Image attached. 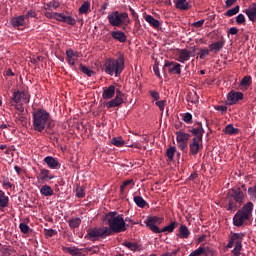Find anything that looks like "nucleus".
I'll return each instance as SVG.
<instances>
[{"label": "nucleus", "instance_id": "f3484780", "mask_svg": "<svg viewBox=\"0 0 256 256\" xmlns=\"http://www.w3.org/2000/svg\"><path fill=\"white\" fill-rule=\"evenodd\" d=\"M199 139L196 138V135H193V139L189 144V154L197 156L199 154Z\"/></svg>", "mask_w": 256, "mask_h": 256}, {"label": "nucleus", "instance_id": "f8f14e48", "mask_svg": "<svg viewBox=\"0 0 256 256\" xmlns=\"http://www.w3.org/2000/svg\"><path fill=\"white\" fill-rule=\"evenodd\" d=\"M197 50L196 46H193L192 51H188V48H181L178 52V58L180 65L181 63H186V60H190L192 53H195Z\"/></svg>", "mask_w": 256, "mask_h": 256}, {"label": "nucleus", "instance_id": "6ab92c4d", "mask_svg": "<svg viewBox=\"0 0 256 256\" xmlns=\"http://www.w3.org/2000/svg\"><path fill=\"white\" fill-rule=\"evenodd\" d=\"M62 249L64 252H68L69 255L72 256H87L80 247H62Z\"/></svg>", "mask_w": 256, "mask_h": 256}, {"label": "nucleus", "instance_id": "a878e982", "mask_svg": "<svg viewBox=\"0 0 256 256\" xmlns=\"http://www.w3.org/2000/svg\"><path fill=\"white\" fill-rule=\"evenodd\" d=\"M54 174H50L49 169H41L40 177H37L38 181H47V179H54Z\"/></svg>", "mask_w": 256, "mask_h": 256}, {"label": "nucleus", "instance_id": "5fc2aeb1", "mask_svg": "<svg viewBox=\"0 0 256 256\" xmlns=\"http://www.w3.org/2000/svg\"><path fill=\"white\" fill-rule=\"evenodd\" d=\"M156 106L160 108V111H164V108L166 106V101H160V98L156 101Z\"/></svg>", "mask_w": 256, "mask_h": 256}, {"label": "nucleus", "instance_id": "39448f33", "mask_svg": "<svg viewBox=\"0 0 256 256\" xmlns=\"http://www.w3.org/2000/svg\"><path fill=\"white\" fill-rule=\"evenodd\" d=\"M103 69L108 75H121L125 69V57L120 54L117 58H106Z\"/></svg>", "mask_w": 256, "mask_h": 256}, {"label": "nucleus", "instance_id": "4c0bfd02", "mask_svg": "<svg viewBox=\"0 0 256 256\" xmlns=\"http://www.w3.org/2000/svg\"><path fill=\"white\" fill-rule=\"evenodd\" d=\"M112 144L114 146H123L125 144V141L122 139V136H114L113 139H111Z\"/></svg>", "mask_w": 256, "mask_h": 256}, {"label": "nucleus", "instance_id": "473e14b6", "mask_svg": "<svg viewBox=\"0 0 256 256\" xmlns=\"http://www.w3.org/2000/svg\"><path fill=\"white\" fill-rule=\"evenodd\" d=\"M174 3L179 10H189V3L187 0H174Z\"/></svg>", "mask_w": 256, "mask_h": 256}, {"label": "nucleus", "instance_id": "bb28decb", "mask_svg": "<svg viewBox=\"0 0 256 256\" xmlns=\"http://www.w3.org/2000/svg\"><path fill=\"white\" fill-rule=\"evenodd\" d=\"M67 61L70 65H75V60L78 58V53H75L72 48L66 51Z\"/></svg>", "mask_w": 256, "mask_h": 256}, {"label": "nucleus", "instance_id": "c85d7f7f", "mask_svg": "<svg viewBox=\"0 0 256 256\" xmlns=\"http://www.w3.org/2000/svg\"><path fill=\"white\" fill-rule=\"evenodd\" d=\"M40 191H41V194L44 195V197H52V195L54 194V191L49 184H43Z\"/></svg>", "mask_w": 256, "mask_h": 256}, {"label": "nucleus", "instance_id": "e433bc0d", "mask_svg": "<svg viewBox=\"0 0 256 256\" xmlns=\"http://www.w3.org/2000/svg\"><path fill=\"white\" fill-rule=\"evenodd\" d=\"M134 201H135V204H137V207H141V208H144L146 207V199H144L143 197H139V196H136L134 197Z\"/></svg>", "mask_w": 256, "mask_h": 256}, {"label": "nucleus", "instance_id": "3c124183", "mask_svg": "<svg viewBox=\"0 0 256 256\" xmlns=\"http://www.w3.org/2000/svg\"><path fill=\"white\" fill-rule=\"evenodd\" d=\"M183 121H185V123H192V121H193V116H192V114H190V112H187V113L183 116Z\"/></svg>", "mask_w": 256, "mask_h": 256}, {"label": "nucleus", "instance_id": "bf43d9fd", "mask_svg": "<svg viewBox=\"0 0 256 256\" xmlns=\"http://www.w3.org/2000/svg\"><path fill=\"white\" fill-rule=\"evenodd\" d=\"M216 111H220V113H227L228 106H215Z\"/></svg>", "mask_w": 256, "mask_h": 256}, {"label": "nucleus", "instance_id": "79ce46f5", "mask_svg": "<svg viewBox=\"0 0 256 256\" xmlns=\"http://www.w3.org/2000/svg\"><path fill=\"white\" fill-rule=\"evenodd\" d=\"M176 146H170L169 149L166 151V155L170 161H173L175 156Z\"/></svg>", "mask_w": 256, "mask_h": 256}, {"label": "nucleus", "instance_id": "49530a36", "mask_svg": "<svg viewBox=\"0 0 256 256\" xmlns=\"http://www.w3.org/2000/svg\"><path fill=\"white\" fill-rule=\"evenodd\" d=\"M20 230L24 234H27L30 230L29 224H27L26 222H20Z\"/></svg>", "mask_w": 256, "mask_h": 256}, {"label": "nucleus", "instance_id": "9d476101", "mask_svg": "<svg viewBox=\"0 0 256 256\" xmlns=\"http://www.w3.org/2000/svg\"><path fill=\"white\" fill-rule=\"evenodd\" d=\"M245 237L244 232H234L233 235L230 236L229 242L226 247L231 248L233 244L235 247L233 248V256H240L243 248V239Z\"/></svg>", "mask_w": 256, "mask_h": 256}, {"label": "nucleus", "instance_id": "a18cd8bd", "mask_svg": "<svg viewBox=\"0 0 256 256\" xmlns=\"http://www.w3.org/2000/svg\"><path fill=\"white\" fill-rule=\"evenodd\" d=\"M236 23H238V25H243L244 23H246V18L243 13H239V15H237Z\"/></svg>", "mask_w": 256, "mask_h": 256}, {"label": "nucleus", "instance_id": "f03ea898", "mask_svg": "<svg viewBox=\"0 0 256 256\" xmlns=\"http://www.w3.org/2000/svg\"><path fill=\"white\" fill-rule=\"evenodd\" d=\"M246 184H242L241 187H232L228 189L226 194V209L228 212H236L238 207L244 204L246 197Z\"/></svg>", "mask_w": 256, "mask_h": 256}, {"label": "nucleus", "instance_id": "09e8293b", "mask_svg": "<svg viewBox=\"0 0 256 256\" xmlns=\"http://www.w3.org/2000/svg\"><path fill=\"white\" fill-rule=\"evenodd\" d=\"M76 197H78L80 199L85 197V189H83V187H77V189H76Z\"/></svg>", "mask_w": 256, "mask_h": 256}, {"label": "nucleus", "instance_id": "774afa93", "mask_svg": "<svg viewBox=\"0 0 256 256\" xmlns=\"http://www.w3.org/2000/svg\"><path fill=\"white\" fill-rule=\"evenodd\" d=\"M161 256H173L172 252H164Z\"/></svg>", "mask_w": 256, "mask_h": 256}, {"label": "nucleus", "instance_id": "37998d69", "mask_svg": "<svg viewBox=\"0 0 256 256\" xmlns=\"http://www.w3.org/2000/svg\"><path fill=\"white\" fill-rule=\"evenodd\" d=\"M239 11H240V5H235L234 8L226 10V15H228V17H231L232 15H237Z\"/></svg>", "mask_w": 256, "mask_h": 256}, {"label": "nucleus", "instance_id": "5701e85b", "mask_svg": "<svg viewBox=\"0 0 256 256\" xmlns=\"http://www.w3.org/2000/svg\"><path fill=\"white\" fill-rule=\"evenodd\" d=\"M45 164H47L50 169H58L59 162L58 159H55V156H45Z\"/></svg>", "mask_w": 256, "mask_h": 256}, {"label": "nucleus", "instance_id": "ea45409f", "mask_svg": "<svg viewBox=\"0 0 256 256\" xmlns=\"http://www.w3.org/2000/svg\"><path fill=\"white\" fill-rule=\"evenodd\" d=\"M225 133H230V135H234V133H239V129H237V127L233 126V124H228L225 127Z\"/></svg>", "mask_w": 256, "mask_h": 256}, {"label": "nucleus", "instance_id": "e2e57ef3", "mask_svg": "<svg viewBox=\"0 0 256 256\" xmlns=\"http://www.w3.org/2000/svg\"><path fill=\"white\" fill-rule=\"evenodd\" d=\"M229 33L231 35H237V33H239V28L232 27V28H230Z\"/></svg>", "mask_w": 256, "mask_h": 256}, {"label": "nucleus", "instance_id": "aec40b11", "mask_svg": "<svg viewBox=\"0 0 256 256\" xmlns=\"http://www.w3.org/2000/svg\"><path fill=\"white\" fill-rule=\"evenodd\" d=\"M190 234L191 232L189 230V227H187V224H180L177 237H180V239H188V237H190Z\"/></svg>", "mask_w": 256, "mask_h": 256}, {"label": "nucleus", "instance_id": "6e6d98bb", "mask_svg": "<svg viewBox=\"0 0 256 256\" xmlns=\"http://www.w3.org/2000/svg\"><path fill=\"white\" fill-rule=\"evenodd\" d=\"M153 71H154L155 75H157L158 78H162L161 73H160V68L158 66V63L154 64Z\"/></svg>", "mask_w": 256, "mask_h": 256}, {"label": "nucleus", "instance_id": "7c9ffc66", "mask_svg": "<svg viewBox=\"0 0 256 256\" xmlns=\"http://www.w3.org/2000/svg\"><path fill=\"white\" fill-rule=\"evenodd\" d=\"M90 9H91L90 1L89 0H84V3H82V5H80L79 13L81 15L87 14V13H89Z\"/></svg>", "mask_w": 256, "mask_h": 256}, {"label": "nucleus", "instance_id": "338daca9", "mask_svg": "<svg viewBox=\"0 0 256 256\" xmlns=\"http://www.w3.org/2000/svg\"><path fill=\"white\" fill-rule=\"evenodd\" d=\"M3 184H4V186H8L9 189H11L13 186V184L11 182H9V179H4Z\"/></svg>", "mask_w": 256, "mask_h": 256}, {"label": "nucleus", "instance_id": "423d86ee", "mask_svg": "<svg viewBox=\"0 0 256 256\" xmlns=\"http://www.w3.org/2000/svg\"><path fill=\"white\" fill-rule=\"evenodd\" d=\"M164 222V217H147L145 219L146 227L151 229V232L158 234L160 232H174L175 227H177L178 222H170V224H166L165 227H162L160 230L159 224Z\"/></svg>", "mask_w": 256, "mask_h": 256}, {"label": "nucleus", "instance_id": "052dcab7", "mask_svg": "<svg viewBox=\"0 0 256 256\" xmlns=\"http://www.w3.org/2000/svg\"><path fill=\"white\" fill-rule=\"evenodd\" d=\"M37 13H36V10H28V13H26L25 15V20H26V17H36Z\"/></svg>", "mask_w": 256, "mask_h": 256}, {"label": "nucleus", "instance_id": "4be33fe9", "mask_svg": "<svg viewBox=\"0 0 256 256\" xmlns=\"http://www.w3.org/2000/svg\"><path fill=\"white\" fill-rule=\"evenodd\" d=\"M244 13L248 16L249 20H252V23H255L256 20V5H249V8L244 10Z\"/></svg>", "mask_w": 256, "mask_h": 256}, {"label": "nucleus", "instance_id": "864d4df0", "mask_svg": "<svg viewBox=\"0 0 256 256\" xmlns=\"http://www.w3.org/2000/svg\"><path fill=\"white\" fill-rule=\"evenodd\" d=\"M205 20H196V22L192 23L193 28H202V25H204Z\"/></svg>", "mask_w": 256, "mask_h": 256}, {"label": "nucleus", "instance_id": "6e6552de", "mask_svg": "<svg viewBox=\"0 0 256 256\" xmlns=\"http://www.w3.org/2000/svg\"><path fill=\"white\" fill-rule=\"evenodd\" d=\"M108 21L115 28H121L122 25L127 26L131 23L129 13H120L119 10H112V13H108Z\"/></svg>", "mask_w": 256, "mask_h": 256}, {"label": "nucleus", "instance_id": "393cba45", "mask_svg": "<svg viewBox=\"0 0 256 256\" xmlns=\"http://www.w3.org/2000/svg\"><path fill=\"white\" fill-rule=\"evenodd\" d=\"M190 139V134H186L185 131H176V141H182L183 144L188 146V141Z\"/></svg>", "mask_w": 256, "mask_h": 256}, {"label": "nucleus", "instance_id": "58836bf2", "mask_svg": "<svg viewBox=\"0 0 256 256\" xmlns=\"http://www.w3.org/2000/svg\"><path fill=\"white\" fill-rule=\"evenodd\" d=\"M85 252H91V255H98L100 252V247L98 245H93L92 247H85Z\"/></svg>", "mask_w": 256, "mask_h": 256}, {"label": "nucleus", "instance_id": "2f4dec72", "mask_svg": "<svg viewBox=\"0 0 256 256\" xmlns=\"http://www.w3.org/2000/svg\"><path fill=\"white\" fill-rule=\"evenodd\" d=\"M9 204V197H7V194L3 192V189H0V207L5 208L8 207Z\"/></svg>", "mask_w": 256, "mask_h": 256}, {"label": "nucleus", "instance_id": "4468645a", "mask_svg": "<svg viewBox=\"0 0 256 256\" xmlns=\"http://www.w3.org/2000/svg\"><path fill=\"white\" fill-rule=\"evenodd\" d=\"M164 68L168 69V73L181 75V63L175 61H165Z\"/></svg>", "mask_w": 256, "mask_h": 256}, {"label": "nucleus", "instance_id": "c9c22d12", "mask_svg": "<svg viewBox=\"0 0 256 256\" xmlns=\"http://www.w3.org/2000/svg\"><path fill=\"white\" fill-rule=\"evenodd\" d=\"M187 101H190L191 103H197L199 101V95L197 91H189V93H187Z\"/></svg>", "mask_w": 256, "mask_h": 256}, {"label": "nucleus", "instance_id": "a211bd4d", "mask_svg": "<svg viewBox=\"0 0 256 256\" xmlns=\"http://www.w3.org/2000/svg\"><path fill=\"white\" fill-rule=\"evenodd\" d=\"M111 36L115 40H119V43H126L127 35L123 30H112Z\"/></svg>", "mask_w": 256, "mask_h": 256}, {"label": "nucleus", "instance_id": "20e7f679", "mask_svg": "<svg viewBox=\"0 0 256 256\" xmlns=\"http://www.w3.org/2000/svg\"><path fill=\"white\" fill-rule=\"evenodd\" d=\"M60 6L59 0H52L51 3H44L46 10V17H54L55 20H59L60 23H67L68 25H76V19L72 15H65V13H53L52 10H56Z\"/></svg>", "mask_w": 256, "mask_h": 256}, {"label": "nucleus", "instance_id": "f704fd0d", "mask_svg": "<svg viewBox=\"0 0 256 256\" xmlns=\"http://www.w3.org/2000/svg\"><path fill=\"white\" fill-rule=\"evenodd\" d=\"M82 222V219L80 217H72V219H69V227L71 229H76L77 227H80Z\"/></svg>", "mask_w": 256, "mask_h": 256}, {"label": "nucleus", "instance_id": "69168bd1", "mask_svg": "<svg viewBox=\"0 0 256 256\" xmlns=\"http://www.w3.org/2000/svg\"><path fill=\"white\" fill-rule=\"evenodd\" d=\"M45 234L47 237H53L55 230H45Z\"/></svg>", "mask_w": 256, "mask_h": 256}, {"label": "nucleus", "instance_id": "680f3d73", "mask_svg": "<svg viewBox=\"0 0 256 256\" xmlns=\"http://www.w3.org/2000/svg\"><path fill=\"white\" fill-rule=\"evenodd\" d=\"M179 149H181L182 151H185V149H187V144H184L183 141H177Z\"/></svg>", "mask_w": 256, "mask_h": 256}, {"label": "nucleus", "instance_id": "4d7b16f0", "mask_svg": "<svg viewBox=\"0 0 256 256\" xmlns=\"http://www.w3.org/2000/svg\"><path fill=\"white\" fill-rule=\"evenodd\" d=\"M150 96H152V98H155L156 101V106H157V101L160 98V93L158 91H149Z\"/></svg>", "mask_w": 256, "mask_h": 256}, {"label": "nucleus", "instance_id": "c756f323", "mask_svg": "<svg viewBox=\"0 0 256 256\" xmlns=\"http://www.w3.org/2000/svg\"><path fill=\"white\" fill-rule=\"evenodd\" d=\"M145 20L147 21V23L152 25V28H159L160 26V20L154 18V15H145Z\"/></svg>", "mask_w": 256, "mask_h": 256}, {"label": "nucleus", "instance_id": "2eb2a0df", "mask_svg": "<svg viewBox=\"0 0 256 256\" xmlns=\"http://www.w3.org/2000/svg\"><path fill=\"white\" fill-rule=\"evenodd\" d=\"M122 103H124V93H122V91H116L115 98H112V101H108L106 107L115 108L117 106H122Z\"/></svg>", "mask_w": 256, "mask_h": 256}, {"label": "nucleus", "instance_id": "603ef678", "mask_svg": "<svg viewBox=\"0 0 256 256\" xmlns=\"http://www.w3.org/2000/svg\"><path fill=\"white\" fill-rule=\"evenodd\" d=\"M129 184H133V179H126V181L121 184L120 190L122 193L124 189H126V186H129Z\"/></svg>", "mask_w": 256, "mask_h": 256}, {"label": "nucleus", "instance_id": "7ed1b4c3", "mask_svg": "<svg viewBox=\"0 0 256 256\" xmlns=\"http://www.w3.org/2000/svg\"><path fill=\"white\" fill-rule=\"evenodd\" d=\"M33 127L34 131H45V128H53L51 121V114L45 108H37L33 111Z\"/></svg>", "mask_w": 256, "mask_h": 256}, {"label": "nucleus", "instance_id": "de8ad7c7", "mask_svg": "<svg viewBox=\"0 0 256 256\" xmlns=\"http://www.w3.org/2000/svg\"><path fill=\"white\" fill-rule=\"evenodd\" d=\"M210 51L209 48H201L199 52V58L204 59L209 55Z\"/></svg>", "mask_w": 256, "mask_h": 256}, {"label": "nucleus", "instance_id": "f257e3e1", "mask_svg": "<svg viewBox=\"0 0 256 256\" xmlns=\"http://www.w3.org/2000/svg\"><path fill=\"white\" fill-rule=\"evenodd\" d=\"M108 227H91L87 230L86 239H96L97 237H109L113 232H126L127 224L123 214L118 212H108L106 214Z\"/></svg>", "mask_w": 256, "mask_h": 256}, {"label": "nucleus", "instance_id": "b1692460", "mask_svg": "<svg viewBox=\"0 0 256 256\" xmlns=\"http://www.w3.org/2000/svg\"><path fill=\"white\" fill-rule=\"evenodd\" d=\"M225 45V40H215L214 43H210L209 50H214L215 53H219V50H222Z\"/></svg>", "mask_w": 256, "mask_h": 256}, {"label": "nucleus", "instance_id": "0eeeda50", "mask_svg": "<svg viewBox=\"0 0 256 256\" xmlns=\"http://www.w3.org/2000/svg\"><path fill=\"white\" fill-rule=\"evenodd\" d=\"M254 207V202H246L245 204H243V207H241V209H238L233 217V224L235 225V227H242V225L247 222L248 219H251Z\"/></svg>", "mask_w": 256, "mask_h": 256}, {"label": "nucleus", "instance_id": "a19ab883", "mask_svg": "<svg viewBox=\"0 0 256 256\" xmlns=\"http://www.w3.org/2000/svg\"><path fill=\"white\" fill-rule=\"evenodd\" d=\"M80 70L82 73H85V75H88L91 77V75H94L95 71H92V68H88L87 66H83V63H80Z\"/></svg>", "mask_w": 256, "mask_h": 256}, {"label": "nucleus", "instance_id": "1a4fd4ad", "mask_svg": "<svg viewBox=\"0 0 256 256\" xmlns=\"http://www.w3.org/2000/svg\"><path fill=\"white\" fill-rule=\"evenodd\" d=\"M29 93L27 91H14L10 105L16 108V111H25L24 103H29Z\"/></svg>", "mask_w": 256, "mask_h": 256}, {"label": "nucleus", "instance_id": "72a5a7b5", "mask_svg": "<svg viewBox=\"0 0 256 256\" xmlns=\"http://www.w3.org/2000/svg\"><path fill=\"white\" fill-rule=\"evenodd\" d=\"M208 247H197V250H193L190 252L188 256H200V255H207Z\"/></svg>", "mask_w": 256, "mask_h": 256}, {"label": "nucleus", "instance_id": "412c9836", "mask_svg": "<svg viewBox=\"0 0 256 256\" xmlns=\"http://www.w3.org/2000/svg\"><path fill=\"white\" fill-rule=\"evenodd\" d=\"M13 28H20L21 25H25V15H17L15 18L10 20Z\"/></svg>", "mask_w": 256, "mask_h": 256}, {"label": "nucleus", "instance_id": "13d9d810", "mask_svg": "<svg viewBox=\"0 0 256 256\" xmlns=\"http://www.w3.org/2000/svg\"><path fill=\"white\" fill-rule=\"evenodd\" d=\"M248 194L250 195V197H255V194H256V184L254 185V187H248Z\"/></svg>", "mask_w": 256, "mask_h": 256}, {"label": "nucleus", "instance_id": "0e129e2a", "mask_svg": "<svg viewBox=\"0 0 256 256\" xmlns=\"http://www.w3.org/2000/svg\"><path fill=\"white\" fill-rule=\"evenodd\" d=\"M237 0H226V7H229L231 9V6L235 4Z\"/></svg>", "mask_w": 256, "mask_h": 256}, {"label": "nucleus", "instance_id": "c03bdc74", "mask_svg": "<svg viewBox=\"0 0 256 256\" xmlns=\"http://www.w3.org/2000/svg\"><path fill=\"white\" fill-rule=\"evenodd\" d=\"M252 76H244L240 83L241 86H251Z\"/></svg>", "mask_w": 256, "mask_h": 256}, {"label": "nucleus", "instance_id": "dca6fc26", "mask_svg": "<svg viewBox=\"0 0 256 256\" xmlns=\"http://www.w3.org/2000/svg\"><path fill=\"white\" fill-rule=\"evenodd\" d=\"M116 93V86H108L104 87L102 91V98L109 103V101H113V97L115 96Z\"/></svg>", "mask_w": 256, "mask_h": 256}, {"label": "nucleus", "instance_id": "cd10ccee", "mask_svg": "<svg viewBox=\"0 0 256 256\" xmlns=\"http://www.w3.org/2000/svg\"><path fill=\"white\" fill-rule=\"evenodd\" d=\"M124 247H128V249H131L132 252H140L142 247L138 245L137 242H123Z\"/></svg>", "mask_w": 256, "mask_h": 256}, {"label": "nucleus", "instance_id": "8fccbe9b", "mask_svg": "<svg viewBox=\"0 0 256 256\" xmlns=\"http://www.w3.org/2000/svg\"><path fill=\"white\" fill-rule=\"evenodd\" d=\"M16 119L17 121H20V123H23L24 121H26V116H24V111H18L16 115Z\"/></svg>", "mask_w": 256, "mask_h": 256}, {"label": "nucleus", "instance_id": "9b49d317", "mask_svg": "<svg viewBox=\"0 0 256 256\" xmlns=\"http://www.w3.org/2000/svg\"><path fill=\"white\" fill-rule=\"evenodd\" d=\"M191 133H193V135H195L196 139H198L199 151H201L203 149V134L205 133L203 124H201V122H199V124H197V126L193 127V129H191Z\"/></svg>", "mask_w": 256, "mask_h": 256}, {"label": "nucleus", "instance_id": "ddd939ff", "mask_svg": "<svg viewBox=\"0 0 256 256\" xmlns=\"http://www.w3.org/2000/svg\"><path fill=\"white\" fill-rule=\"evenodd\" d=\"M227 98H228V101H227L228 105L233 106L238 101H242V99L244 98V93L242 91H230L228 93Z\"/></svg>", "mask_w": 256, "mask_h": 256}]
</instances>
